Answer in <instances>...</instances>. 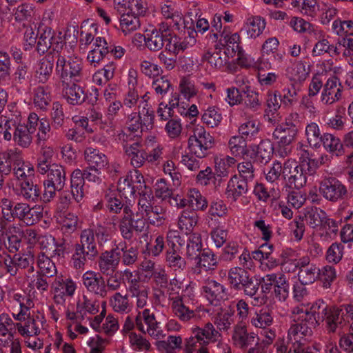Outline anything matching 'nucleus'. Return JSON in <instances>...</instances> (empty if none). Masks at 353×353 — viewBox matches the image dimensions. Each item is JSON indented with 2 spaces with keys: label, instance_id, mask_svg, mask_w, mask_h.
Instances as JSON below:
<instances>
[{
  "label": "nucleus",
  "instance_id": "obj_1",
  "mask_svg": "<svg viewBox=\"0 0 353 353\" xmlns=\"http://www.w3.org/2000/svg\"><path fill=\"white\" fill-rule=\"evenodd\" d=\"M67 46L56 56L55 72L61 83L77 81L83 78V62L81 58L76 55L65 54Z\"/></svg>",
  "mask_w": 353,
  "mask_h": 353
},
{
  "label": "nucleus",
  "instance_id": "obj_2",
  "mask_svg": "<svg viewBox=\"0 0 353 353\" xmlns=\"http://www.w3.org/2000/svg\"><path fill=\"white\" fill-rule=\"evenodd\" d=\"M293 321L295 323L288 330L289 339L292 342V345L305 343L307 342L305 337L311 336L312 329L317 326L312 309L307 310L299 307H294Z\"/></svg>",
  "mask_w": 353,
  "mask_h": 353
},
{
  "label": "nucleus",
  "instance_id": "obj_3",
  "mask_svg": "<svg viewBox=\"0 0 353 353\" xmlns=\"http://www.w3.org/2000/svg\"><path fill=\"white\" fill-rule=\"evenodd\" d=\"M312 312L319 325L320 322H325L329 333H335L346 325V319L343 308L328 306L323 300L316 301L311 306Z\"/></svg>",
  "mask_w": 353,
  "mask_h": 353
},
{
  "label": "nucleus",
  "instance_id": "obj_4",
  "mask_svg": "<svg viewBox=\"0 0 353 353\" xmlns=\"http://www.w3.org/2000/svg\"><path fill=\"white\" fill-rule=\"evenodd\" d=\"M300 125L299 114L292 113L275 128L272 137L279 145H289L295 140Z\"/></svg>",
  "mask_w": 353,
  "mask_h": 353
},
{
  "label": "nucleus",
  "instance_id": "obj_5",
  "mask_svg": "<svg viewBox=\"0 0 353 353\" xmlns=\"http://www.w3.org/2000/svg\"><path fill=\"white\" fill-rule=\"evenodd\" d=\"M38 37L36 50L39 54H44L52 48L57 52V54L66 46L64 40L57 34L50 27L41 25L38 28Z\"/></svg>",
  "mask_w": 353,
  "mask_h": 353
},
{
  "label": "nucleus",
  "instance_id": "obj_6",
  "mask_svg": "<svg viewBox=\"0 0 353 353\" xmlns=\"http://www.w3.org/2000/svg\"><path fill=\"white\" fill-rule=\"evenodd\" d=\"M214 145V138L203 126L194 128L193 134L188 139V148L197 158L206 157Z\"/></svg>",
  "mask_w": 353,
  "mask_h": 353
},
{
  "label": "nucleus",
  "instance_id": "obj_7",
  "mask_svg": "<svg viewBox=\"0 0 353 353\" xmlns=\"http://www.w3.org/2000/svg\"><path fill=\"white\" fill-rule=\"evenodd\" d=\"M97 238L99 244L108 241V235L103 229L94 232L93 229L87 228L81 231L80 234V242L75 244V246H79L83 250L87 252L88 259H93L98 254L97 247Z\"/></svg>",
  "mask_w": 353,
  "mask_h": 353
},
{
  "label": "nucleus",
  "instance_id": "obj_8",
  "mask_svg": "<svg viewBox=\"0 0 353 353\" xmlns=\"http://www.w3.org/2000/svg\"><path fill=\"white\" fill-rule=\"evenodd\" d=\"M319 192L326 200L332 202L342 200L347 194L345 185L334 176L325 177L321 181Z\"/></svg>",
  "mask_w": 353,
  "mask_h": 353
},
{
  "label": "nucleus",
  "instance_id": "obj_9",
  "mask_svg": "<svg viewBox=\"0 0 353 353\" xmlns=\"http://www.w3.org/2000/svg\"><path fill=\"white\" fill-rule=\"evenodd\" d=\"M79 172L77 171L74 174L70 175V191L61 190L59 195V205L61 209L68 208L72 200L79 203L84 196V189H82V181Z\"/></svg>",
  "mask_w": 353,
  "mask_h": 353
},
{
  "label": "nucleus",
  "instance_id": "obj_10",
  "mask_svg": "<svg viewBox=\"0 0 353 353\" xmlns=\"http://www.w3.org/2000/svg\"><path fill=\"white\" fill-rule=\"evenodd\" d=\"M137 328L142 333H148L154 339H159L163 336V331L159 327V323L155 318V315L149 309H145L139 312L135 318Z\"/></svg>",
  "mask_w": 353,
  "mask_h": 353
},
{
  "label": "nucleus",
  "instance_id": "obj_11",
  "mask_svg": "<svg viewBox=\"0 0 353 353\" xmlns=\"http://www.w3.org/2000/svg\"><path fill=\"white\" fill-rule=\"evenodd\" d=\"M284 179L287 186L298 190L303 187L307 182L306 174L303 166L291 161L284 163Z\"/></svg>",
  "mask_w": 353,
  "mask_h": 353
},
{
  "label": "nucleus",
  "instance_id": "obj_12",
  "mask_svg": "<svg viewBox=\"0 0 353 353\" xmlns=\"http://www.w3.org/2000/svg\"><path fill=\"white\" fill-rule=\"evenodd\" d=\"M142 188H145L143 176L137 170H134V176L132 174H128L118 181L117 190L125 197L134 196L137 191Z\"/></svg>",
  "mask_w": 353,
  "mask_h": 353
},
{
  "label": "nucleus",
  "instance_id": "obj_13",
  "mask_svg": "<svg viewBox=\"0 0 353 353\" xmlns=\"http://www.w3.org/2000/svg\"><path fill=\"white\" fill-rule=\"evenodd\" d=\"M82 281L88 292L102 298L107 296L105 281L99 273L87 271L82 276Z\"/></svg>",
  "mask_w": 353,
  "mask_h": 353
},
{
  "label": "nucleus",
  "instance_id": "obj_14",
  "mask_svg": "<svg viewBox=\"0 0 353 353\" xmlns=\"http://www.w3.org/2000/svg\"><path fill=\"white\" fill-rule=\"evenodd\" d=\"M119 247L101 254L98 265L100 272L103 275H110L116 272L120 262Z\"/></svg>",
  "mask_w": 353,
  "mask_h": 353
},
{
  "label": "nucleus",
  "instance_id": "obj_15",
  "mask_svg": "<svg viewBox=\"0 0 353 353\" xmlns=\"http://www.w3.org/2000/svg\"><path fill=\"white\" fill-rule=\"evenodd\" d=\"M79 82L72 81L61 83L62 93L67 102L73 105L82 104L87 98L85 88L78 84Z\"/></svg>",
  "mask_w": 353,
  "mask_h": 353
},
{
  "label": "nucleus",
  "instance_id": "obj_16",
  "mask_svg": "<svg viewBox=\"0 0 353 353\" xmlns=\"http://www.w3.org/2000/svg\"><path fill=\"white\" fill-rule=\"evenodd\" d=\"M201 289L204 296L211 304L216 305L217 302L227 297L226 288L213 279L205 281Z\"/></svg>",
  "mask_w": 353,
  "mask_h": 353
},
{
  "label": "nucleus",
  "instance_id": "obj_17",
  "mask_svg": "<svg viewBox=\"0 0 353 353\" xmlns=\"http://www.w3.org/2000/svg\"><path fill=\"white\" fill-rule=\"evenodd\" d=\"M342 85L339 79L335 77L329 78L323 86L321 93V101L326 105H331L341 97Z\"/></svg>",
  "mask_w": 353,
  "mask_h": 353
},
{
  "label": "nucleus",
  "instance_id": "obj_18",
  "mask_svg": "<svg viewBox=\"0 0 353 353\" xmlns=\"http://www.w3.org/2000/svg\"><path fill=\"white\" fill-rule=\"evenodd\" d=\"M41 217V212L31 208L29 204L17 202L14 221L19 220L23 222L26 225H32L37 223Z\"/></svg>",
  "mask_w": 353,
  "mask_h": 353
},
{
  "label": "nucleus",
  "instance_id": "obj_19",
  "mask_svg": "<svg viewBox=\"0 0 353 353\" xmlns=\"http://www.w3.org/2000/svg\"><path fill=\"white\" fill-rule=\"evenodd\" d=\"M256 334L254 332H248L243 322H239L234 327L232 339L234 344L240 349L246 350L254 342Z\"/></svg>",
  "mask_w": 353,
  "mask_h": 353
},
{
  "label": "nucleus",
  "instance_id": "obj_20",
  "mask_svg": "<svg viewBox=\"0 0 353 353\" xmlns=\"http://www.w3.org/2000/svg\"><path fill=\"white\" fill-rule=\"evenodd\" d=\"M125 154L130 160V164L135 168L143 165L147 159V152L142 148L139 142L136 141L132 144L123 145Z\"/></svg>",
  "mask_w": 353,
  "mask_h": 353
},
{
  "label": "nucleus",
  "instance_id": "obj_21",
  "mask_svg": "<svg viewBox=\"0 0 353 353\" xmlns=\"http://www.w3.org/2000/svg\"><path fill=\"white\" fill-rule=\"evenodd\" d=\"M172 232L168 234V239L172 237ZM169 248L166 251L165 261L168 265L172 268L174 271L183 270L186 268V261L183 259L179 252V248L174 244V242H170L168 239Z\"/></svg>",
  "mask_w": 353,
  "mask_h": 353
},
{
  "label": "nucleus",
  "instance_id": "obj_22",
  "mask_svg": "<svg viewBox=\"0 0 353 353\" xmlns=\"http://www.w3.org/2000/svg\"><path fill=\"white\" fill-rule=\"evenodd\" d=\"M28 178L19 182L20 195L22 197L31 202H37L39 199V188L34 184L33 178L34 173L32 170L28 172Z\"/></svg>",
  "mask_w": 353,
  "mask_h": 353
},
{
  "label": "nucleus",
  "instance_id": "obj_23",
  "mask_svg": "<svg viewBox=\"0 0 353 353\" xmlns=\"http://www.w3.org/2000/svg\"><path fill=\"white\" fill-rule=\"evenodd\" d=\"M84 159L88 167L95 170H103L108 165L107 157L99 150L92 147L85 148Z\"/></svg>",
  "mask_w": 353,
  "mask_h": 353
},
{
  "label": "nucleus",
  "instance_id": "obj_24",
  "mask_svg": "<svg viewBox=\"0 0 353 353\" xmlns=\"http://www.w3.org/2000/svg\"><path fill=\"white\" fill-rule=\"evenodd\" d=\"M193 260L195 261L194 272L197 274L202 269L205 271L214 270L218 264L216 256L210 250H203Z\"/></svg>",
  "mask_w": 353,
  "mask_h": 353
},
{
  "label": "nucleus",
  "instance_id": "obj_25",
  "mask_svg": "<svg viewBox=\"0 0 353 353\" xmlns=\"http://www.w3.org/2000/svg\"><path fill=\"white\" fill-rule=\"evenodd\" d=\"M240 40L241 37L238 33L230 34L224 29L221 34L219 44L223 48L224 51L228 55L230 58H232L236 55L237 52L242 49L239 46Z\"/></svg>",
  "mask_w": 353,
  "mask_h": 353
},
{
  "label": "nucleus",
  "instance_id": "obj_26",
  "mask_svg": "<svg viewBox=\"0 0 353 353\" xmlns=\"http://www.w3.org/2000/svg\"><path fill=\"white\" fill-rule=\"evenodd\" d=\"M252 186L253 185L241 179L237 176H234L230 179L228 183L227 196L236 201L240 196L245 194Z\"/></svg>",
  "mask_w": 353,
  "mask_h": 353
},
{
  "label": "nucleus",
  "instance_id": "obj_27",
  "mask_svg": "<svg viewBox=\"0 0 353 353\" xmlns=\"http://www.w3.org/2000/svg\"><path fill=\"white\" fill-rule=\"evenodd\" d=\"M40 323L39 316H30L29 313L23 323L19 322L16 323V327L18 332L21 336H31L37 335L40 332Z\"/></svg>",
  "mask_w": 353,
  "mask_h": 353
},
{
  "label": "nucleus",
  "instance_id": "obj_28",
  "mask_svg": "<svg viewBox=\"0 0 353 353\" xmlns=\"http://www.w3.org/2000/svg\"><path fill=\"white\" fill-rule=\"evenodd\" d=\"M94 46V48L88 52L87 59L95 65L108 54V41L105 38L98 37L95 39Z\"/></svg>",
  "mask_w": 353,
  "mask_h": 353
},
{
  "label": "nucleus",
  "instance_id": "obj_29",
  "mask_svg": "<svg viewBox=\"0 0 353 353\" xmlns=\"http://www.w3.org/2000/svg\"><path fill=\"white\" fill-rule=\"evenodd\" d=\"M8 296L13 308L19 307V309L24 308L26 310H30L34 306V303L30 296L23 290H10Z\"/></svg>",
  "mask_w": 353,
  "mask_h": 353
},
{
  "label": "nucleus",
  "instance_id": "obj_30",
  "mask_svg": "<svg viewBox=\"0 0 353 353\" xmlns=\"http://www.w3.org/2000/svg\"><path fill=\"white\" fill-rule=\"evenodd\" d=\"M192 334L201 341V343H204L205 345L210 342L216 341L221 336V334L211 323H206L202 328L199 327L193 328Z\"/></svg>",
  "mask_w": 353,
  "mask_h": 353
},
{
  "label": "nucleus",
  "instance_id": "obj_31",
  "mask_svg": "<svg viewBox=\"0 0 353 353\" xmlns=\"http://www.w3.org/2000/svg\"><path fill=\"white\" fill-rule=\"evenodd\" d=\"M33 135L25 124H18L12 139L16 145L21 148H28L32 143Z\"/></svg>",
  "mask_w": 353,
  "mask_h": 353
},
{
  "label": "nucleus",
  "instance_id": "obj_32",
  "mask_svg": "<svg viewBox=\"0 0 353 353\" xmlns=\"http://www.w3.org/2000/svg\"><path fill=\"white\" fill-rule=\"evenodd\" d=\"M46 181L57 186V188L63 190L66 181V172L63 166L53 163L50 171L48 172Z\"/></svg>",
  "mask_w": 353,
  "mask_h": 353
},
{
  "label": "nucleus",
  "instance_id": "obj_33",
  "mask_svg": "<svg viewBox=\"0 0 353 353\" xmlns=\"http://www.w3.org/2000/svg\"><path fill=\"white\" fill-rule=\"evenodd\" d=\"M132 216L133 210L131 206L126 205L124 208V214L121 219L119 225L122 237L126 240H130L133 237Z\"/></svg>",
  "mask_w": 353,
  "mask_h": 353
},
{
  "label": "nucleus",
  "instance_id": "obj_34",
  "mask_svg": "<svg viewBox=\"0 0 353 353\" xmlns=\"http://www.w3.org/2000/svg\"><path fill=\"white\" fill-rule=\"evenodd\" d=\"M116 247H119L120 261L126 266L133 265L139 259V250L136 247L128 245L125 242L119 243Z\"/></svg>",
  "mask_w": 353,
  "mask_h": 353
},
{
  "label": "nucleus",
  "instance_id": "obj_35",
  "mask_svg": "<svg viewBox=\"0 0 353 353\" xmlns=\"http://www.w3.org/2000/svg\"><path fill=\"white\" fill-rule=\"evenodd\" d=\"M252 150H256V159L263 164L269 162L273 155L274 147L269 140H262L258 145H253Z\"/></svg>",
  "mask_w": 353,
  "mask_h": 353
},
{
  "label": "nucleus",
  "instance_id": "obj_36",
  "mask_svg": "<svg viewBox=\"0 0 353 353\" xmlns=\"http://www.w3.org/2000/svg\"><path fill=\"white\" fill-rule=\"evenodd\" d=\"M230 58L224 50L222 51L221 48H216L213 52H207L203 55V59L207 61L211 66L217 69L225 66L229 62Z\"/></svg>",
  "mask_w": 353,
  "mask_h": 353
},
{
  "label": "nucleus",
  "instance_id": "obj_37",
  "mask_svg": "<svg viewBox=\"0 0 353 353\" xmlns=\"http://www.w3.org/2000/svg\"><path fill=\"white\" fill-rule=\"evenodd\" d=\"M273 322L272 312L268 308H261L251 318L252 325L261 330L270 327Z\"/></svg>",
  "mask_w": 353,
  "mask_h": 353
},
{
  "label": "nucleus",
  "instance_id": "obj_38",
  "mask_svg": "<svg viewBox=\"0 0 353 353\" xmlns=\"http://www.w3.org/2000/svg\"><path fill=\"white\" fill-rule=\"evenodd\" d=\"M54 292L59 293L66 297H72L77 289L76 283L70 278H58L54 284Z\"/></svg>",
  "mask_w": 353,
  "mask_h": 353
},
{
  "label": "nucleus",
  "instance_id": "obj_39",
  "mask_svg": "<svg viewBox=\"0 0 353 353\" xmlns=\"http://www.w3.org/2000/svg\"><path fill=\"white\" fill-rule=\"evenodd\" d=\"M172 308L174 314L181 321L186 322L195 316L194 312L186 307L181 296L172 298Z\"/></svg>",
  "mask_w": 353,
  "mask_h": 353
},
{
  "label": "nucleus",
  "instance_id": "obj_40",
  "mask_svg": "<svg viewBox=\"0 0 353 353\" xmlns=\"http://www.w3.org/2000/svg\"><path fill=\"white\" fill-rule=\"evenodd\" d=\"M201 236L199 233H190L186 245V256L193 260L203 251Z\"/></svg>",
  "mask_w": 353,
  "mask_h": 353
},
{
  "label": "nucleus",
  "instance_id": "obj_41",
  "mask_svg": "<svg viewBox=\"0 0 353 353\" xmlns=\"http://www.w3.org/2000/svg\"><path fill=\"white\" fill-rule=\"evenodd\" d=\"M266 23L261 17H254L248 20L245 26L249 38L255 39L261 35L265 28Z\"/></svg>",
  "mask_w": 353,
  "mask_h": 353
},
{
  "label": "nucleus",
  "instance_id": "obj_42",
  "mask_svg": "<svg viewBox=\"0 0 353 353\" xmlns=\"http://www.w3.org/2000/svg\"><path fill=\"white\" fill-rule=\"evenodd\" d=\"M320 142L323 143L324 148L329 152L341 156L343 153V144L341 140L332 134L326 133L322 135Z\"/></svg>",
  "mask_w": 353,
  "mask_h": 353
},
{
  "label": "nucleus",
  "instance_id": "obj_43",
  "mask_svg": "<svg viewBox=\"0 0 353 353\" xmlns=\"http://www.w3.org/2000/svg\"><path fill=\"white\" fill-rule=\"evenodd\" d=\"M198 220L199 216L195 212L183 210L179 218V228L181 230H185L186 233L190 232L196 225Z\"/></svg>",
  "mask_w": 353,
  "mask_h": 353
},
{
  "label": "nucleus",
  "instance_id": "obj_44",
  "mask_svg": "<svg viewBox=\"0 0 353 353\" xmlns=\"http://www.w3.org/2000/svg\"><path fill=\"white\" fill-rule=\"evenodd\" d=\"M120 26L122 32L125 34H128L139 29L141 22L137 15L128 12L121 16Z\"/></svg>",
  "mask_w": 353,
  "mask_h": 353
},
{
  "label": "nucleus",
  "instance_id": "obj_45",
  "mask_svg": "<svg viewBox=\"0 0 353 353\" xmlns=\"http://www.w3.org/2000/svg\"><path fill=\"white\" fill-rule=\"evenodd\" d=\"M54 63L47 56L43 57L39 63L36 70V78L39 82L46 83L52 75Z\"/></svg>",
  "mask_w": 353,
  "mask_h": 353
},
{
  "label": "nucleus",
  "instance_id": "obj_46",
  "mask_svg": "<svg viewBox=\"0 0 353 353\" xmlns=\"http://www.w3.org/2000/svg\"><path fill=\"white\" fill-rule=\"evenodd\" d=\"M145 219L153 225L161 226L166 219V210L161 205H153L150 211L145 214Z\"/></svg>",
  "mask_w": 353,
  "mask_h": 353
},
{
  "label": "nucleus",
  "instance_id": "obj_47",
  "mask_svg": "<svg viewBox=\"0 0 353 353\" xmlns=\"http://www.w3.org/2000/svg\"><path fill=\"white\" fill-rule=\"evenodd\" d=\"M144 42L145 47L152 52H157L164 46L165 39L161 36L157 32L149 30L144 37Z\"/></svg>",
  "mask_w": 353,
  "mask_h": 353
},
{
  "label": "nucleus",
  "instance_id": "obj_48",
  "mask_svg": "<svg viewBox=\"0 0 353 353\" xmlns=\"http://www.w3.org/2000/svg\"><path fill=\"white\" fill-rule=\"evenodd\" d=\"M50 101L51 96L48 87L39 86L34 90V104L37 108L45 110Z\"/></svg>",
  "mask_w": 353,
  "mask_h": 353
},
{
  "label": "nucleus",
  "instance_id": "obj_49",
  "mask_svg": "<svg viewBox=\"0 0 353 353\" xmlns=\"http://www.w3.org/2000/svg\"><path fill=\"white\" fill-rule=\"evenodd\" d=\"M104 201L107 209L110 212L115 214L119 213L122 209L124 212V208L126 205L131 206L130 203L125 204L121 196L116 195V194L112 192L105 194Z\"/></svg>",
  "mask_w": 353,
  "mask_h": 353
},
{
  "label": "nucleus",
  "instance_id": "obj_50",
  "mask_svg": "<svg viewBox=\"0 0 353 353\" xmlns=\"http://www.w3.org/2000/svg\"><path fill=\"white\" fill-rule=\"evenodd\" d=\"M306 223L312 228H320L323 219H325V212L318 208H311L305 213Z\"/></svg>",
  "mask_w": 353,
  "mask_h": 353
},
{
  "label": "nucleus",
  "instance_id": "obj_51",
  "mask_svg": "<svg viewBox=\"0 0 353 353\" xmlns=\"http://www.w3.org/2000/svg\"><path fill=\"white\" fill-rule=\"evenodd\" d=\"M17 202L8 198L3 197L0 200L1 214L5 220L7 226L8 223L14 221Z\"/></svg>",
  "mask_w": 353,
  "mask_h": 353
},
{
  "label": "nucleus",
  "instance_id": "obj_52",
  "mask_svg": "<svg viewBox=\"0 0 353 353\" xmlns=\"http://www.w3.org/2000/svg\"><path fill=\"white\" fill-rule=\"evenodd\" d=\"M53 256H49L45 254H40L38 256V266L41 271V274L46 277H52L57 274V268L54 263L52 261Z\"/></svg>",
  "mask_w": 353,
  "mask_h": 353
},
{
  "label": "nucleus",
  "instance_id": "obj_53",
  "mask_svg": "<svg viewBox=\"0 0 353 353\" xmlns=\"http://www.w3.org/2000/svg\"><path fill=\"white\" fill-rule=\"evenodd\" d=\"M14 266L17 268V272L19 269H28L29 273L34 271V258L30 252L24 254H15L13 256Z\"/></svg>",
  "mask_w": 353,
  "mask_h": 353
},
{
  "label": "nucleus",
  "instance_id": "obj_54",
  "mask_svg": "<svg viewBox=\"0 0 353 353\" xmlns=\"http://www.w3.org/2000/svg\"><path fill=\"white\" fill-rule=\"evenodd\" d=\"M259 132V123L255 120L248 121L240 125L239 132L245 140L254 139Z\"/></svg>",
  "mask_w": 353,
  "mask_h": 353
},
{
  "label": "nucleus",
  "instance_id": "obj_55",
  "mask_svg": "<svg viewBox=\"0 0 353 353\" xmlns=\"http://www.w3.org/2000/svg\"><path fill=\"white\" fill-rule=\"evenodd\" d=\"M139 195V198L138 200V211L137 212H139L141 214H145L147 212L150 211V209L153 206L152 201L153 196L152 194L151 190H148L147 187L143 190H139L138 192Z\"/></svg>",
  "mask_w": 353,
  "mask_h": 353
},
{
  "label": "nucleus",
  "instance_id": "obj_56",
  "mask_svg": "<svg viewBox=\"0 0 353 353\" xmlns=\"http://www.w3.org/2000/svg\"><path fill=\"white\" fill-rule=\"evenodd\" d=\"M318 279L322 283L323 288H330L333 281L336 279V272L334 267L325 265L318 270Z\"/></svg>",
  "mask_w": 353,
  "mask_h": 353
},
{
  "label": "nucleus",
  "instance_id": "obj_57",
  "mask_svg": "<svg viewBox=\"0 0 353 353\" xmlns=\"http://www.w3.org/2000/svg\"><path fill=\"white\" fill-rule=\"evenodd\" d=\"M188 197L190 199V206L194 210L204 211L207 208L208 201L198 190H190Z\"/></svg>",
  "mask_w": 353,
  "mask_h": 353
},
{
  "label": "nucleus",
  "instance_id": "obj_58",
  "mask_svg": "<svg viewBox=\"0 0 353 353\" xmlns=\"http://www.w3.org/2000/svg\"><path fill=\"white\" fill-rule=\"evenodd\" d=\"M112 309L116 312L128 313L130 310V305L127 295L123 296L121 293L117 292L110 300Z\"/></svg>",
  "mask_w": 353,
  "mask_h": 353
},
{
  "label": "nucleus",
  "instance_id": "obj_59",
  "mask_svg": "<svg viewBox=\"0 0 353 353\" xmlns=\"http://www.w3.org/2000/svg\"><path fill=\"white\" fill-rule=\"evenodd\" d=\"M201 119L208 127L214 128L220 124L222 115L215 107H209L203 113Z\"/></svg>",
  "mask_w": 353,
  "mask_h": 353
},
{
  "label": "nucleus",
  "instance_id": "obj_60",
  "mask_svg": "<svg viewBox=\"0 0 353 353\" xmlns=\"http://www.w3.org/2000/svg\"><path fill=\"white\" fill-rule=\"evenodd\" d=\"M318 270L319 268L316 265L301 269L298 272L299 281L303 285L313 283L318 279Z\"/></svg>",
  "mask_w": 353,
  "mask_h": 353
},
{
  "label": "nucleus",
  "instance_id": "obj_61",
  "mask_svg": "<svg viewBox=\"0 0 353 353\" xmlns=\"http://www.w3.org/2000/svg\"><path fill=\"white\" fill-rule=\"evenodd\" d=\"M310 72V65L303 61H299L292 68V78L296 81L303 82L309 76Z\"/></svg>",
  "mask_w": 353,
  "mask_h": 353
},
{
  "label": "nucleus",
  "instance_id": "obj_62",
  "mask_svg": "<svg viewBox=\"0 0 353 353\" xmlns=\"http://www.w3.org/2000/svg\"><path fill=\"white\" fill-rule=\"evenodd\" d=\"M344 245L341 243H333L327 248L325 259L329 263L337 264L343 259L344 254Z\"/></svg>",
  "mask_w": 353,
  "mask_h": 353
},
{
  "label": "nucleus",
  "instance_id": "obj_63",
  "mask_svg": "<svg viewBox=\"0 0 353 353\" xmlns=\"http://www.w3.org/2000/svg\"><path fill=\"white\" fill-rule=\"evenodd\" d=\"M51 125L54 129H59L63 127L65 121V114L62 105L57 101L52 103L51 110Z\"/></svg>",
  "mask_w": 353,
  "mask_h": 353
},
{
  "label": "nucleus",
  "instance_id": "obj_64",
  "mask_svg": "<svg viewBox=\"0 0 353 353\" xmlns=\"http://www.w3.org/2000/svg\"><path fill=\"white\" fill-rule=\"evenodd\" d=\"M17 125L12 119H10L3 116L0 117V134L3 135L5 141L12 140L13 132H14Z\"/></svg>",
  "mask_w": 353,
  "mask_h": 353
}]
</instances>
